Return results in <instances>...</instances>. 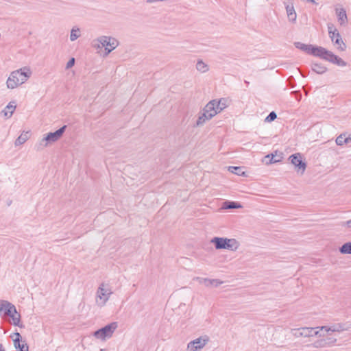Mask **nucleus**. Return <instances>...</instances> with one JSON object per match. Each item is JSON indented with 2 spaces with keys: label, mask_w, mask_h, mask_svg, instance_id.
Listing matches in <instances>:
<instances>
[{
  "label": "nucleus",
  "mask_w": 351,
  "mask_h": 351,
  "mask_svg": "<svg viewBox=\"0 0 351 351\" xmlns=\"http://www.w3.org/2000/svg\"><path fill=\"white\" fill-rule=\"evenodd\" d=\"M32 75L31 69L24 66L12 71L6 81L7 88L14 89L24 84Z\"/></svg>",
  "instance_id": "f257e3e1"
},
{
  "label": "nucleus",
  "mask_w": 351,
  "mask_h": 351,
  "mask_svg": "<svg viewBox=\"0 0 351 351\" xmlns=\"http://www.w3.org/2000/svg\"><path fill=\"white\" fill-rule=\"evenodd\" d=\"M210 243L215 245L216 250H228L236 251L240 246L239 242L235 239H228L225 237H213Z\"/></svg>",
  "instance_id": "f03ea898"
},
{
  "label": "nucleus",
  "mask_w": 351,
  "mask_h": 351,
  "mask_svg": "<svg viewBox=\"0 0 351 351\" xmlns=\"http://www.w3.org/2000/svg\"><path fill=\"white\" fill-rule=\"evenodd\" d=\"M66 125L62 126L54 132H49L46 134L39 142L35 145L36 150L40 151L43 149L45 147H48L51 144L56 142L62 136Z\"/></svg>",
  "instance_id": "7ed1b4c3"
},
{
  "label": "nucleus",
  "mask_w": 351,
  "mask_h": 351,
  "mask_svg": "<svg viewBox=\"0 0 351 351\" xmlns=\"http://www.w3.org/2000/svg\"><path fill=\"white\" fill-rule=\"evenodd\" d=\"M3 313L4 315L12 319V324L14 326H19L21 315L17 312L14 305L5 300H0V314Z\"/></svg>",
  "instance_id": "20e7f679"
},
{
  "label": "nucleus",
  "mask_w": 351,
  "mask_h": 351,
  "mask_svg": "<svg viewBox=\"0 0 351 351\" xmlns=\"http://www.w3.org/2000/svg\"><path fill=\"white\" fill-rule=\"evenodd\" d=\"M112 294L111 289L108 285L102 282L97 289L95 296V304L97 306L104 307L109 300Z\"/></svg>",
  "instance_id": "39448f33"
},
{
  "label": "nucleus",
  "mask_w": 351,
  "mask_h": 351,
  "mask_svg": "<svg viewBox=\"0 0 351 351\" xmlns=\"http://www.w3.org/2000/svg\"><path fill=\"white\" fill-rule=\"evenodd\" d=\"M119 45L118 40L110 36H101L97 39L94 40V47L99 48L101 47H105L106 54H109L112 50L116 49Z\"/></svg>",
  "instance_id": "423d86ee"
},
{
  "label": "nucleus",
  "mask_w": 351,
  "mask_h": 351,
  "mask_svg": "<svg viewBox=\"0 0 351 351\" xmlns=\"http://www.w3.org/2000/svg\"><path fill=\"white\" fill-rule=\"evenodd\" d=\"M117 327L118 324L117 322H111L104 327L95 331L93 335L97 339L106 341L112 337Z\"/></svg>",
  "instance_id": "0eeeda50"
},
{
  "label": "nucleus",
  "mask_w": 351,
  "mask_h": 351,
  "mask_svg": "<svg viewBox=\"0 0 351 351\" xmlns=\"http://www.w3.org/2000/svg\"><path fill=\"white\" fill-rule=\"evenodd\" d=\"M328 35L333 43L338 46V49L343 51L346 49V45L343 43L341 35L335 25L332 23L328 24Z\"/></svg>",
  "instance_id": "6e6552de"
},
{
  "label": "nucleus",
  "mask_w": 351,
  "mask_h": 351,
  "mask_svg": "<svg viewBox=\"0 0 351 351\" xmlns=\"http://www.w3.org/2000/svg\"><path fill=\"white\" fill-rule=\"evenodd\" d=\"M295 46L308 54H312L320 58L324 50V48L322 47H314L311 45H306L300 42L295 43Z\"/></svg>",
  "instance_id": "1a4fd4ad"
},
{
  "label": "nucleus",
  "mask_w": 351,
  "mask_h": 351,
  "mask_svg": "<svg viewBox=\"0 0 351 351\" xmlns=\"http://www.w3.org/2000/svg\"><path fill=\"white\" fill-rule=\"evenodd\" d=\"M289 160L291 163L295 166L297 172L300 173V174L304 173L306 164L303 161L301 154L297 153L292 154L289 156Z\"/></svg>",
  "instance_id": "9d476101"
},
{
  "label": "nucleus",
  "mask_w": 351,
  "mask_h": 351,
  "mask_svg": "<svg viewBox=\"0 0 351 351\" xmlns=\"http://www.w3.org/2000/svg\"><path fill=\"white\" fill-rule=\"evenodd\" d=\"M321 338L317 339L312 343V347L314 348H325L332 347L335 345L337 339L333 337L328 336L326 337H320Z\"/></svg>",
  "instance_id": "9b49d317"
},
{
  "label": "nucleus",
  "mask_w": 351,
  "mask_h": 351,
  "mask_svg": "<svg viewBox=\"0 0 351 351\" xmlns=\"http://www.w3.org/2000/svg\"><path fill=\"white\" fill-rule=\"evenodd\" d=\"M209 338L207 336L198 337L187 344L188 351H198L202 349L208 342Z\"/></svg>",
  "instance_id": "f8f14e48"
},
{
  "label": "nucleus",
  "mask_w": 351,
  "mask_h": 351,
  "mask_svg": "<svg viewBox=\"0 0 351 351\" xmlns=\"http://www.w3.org/2000/svg\"><path fill=\"white\" fill-rule=\"evenodd\" d=\"M321 58L339 66H344L346 65V63L341 58H339L331 51L326 50L325 48H324Z\"/></svg>",
  "instance_id": "ddd939ff"
},
{
  "label": "nucleus",
  "mask_w": 351,
  "mask_h": 351,
  "mask_svg": "<svg viewBox=\"0 0 351 351\" xmlns=\"http://www.w3.org/2000/svg\"><path fill=\"white\" fill-rule=\"evenodd\" d=\"M321 58L339 66H344L346 65V63L341 58H339L331 51L326 50L325 48H324Z\"/></svg>",
  "instance_id": "4468645a"
},
{
  "label": "nucleus",
  "mask_w": 351,
  "mask_h": 351,
  "mask_svg": "<svg viewBox=\"0 0 351 351\" xmlns=\"http://www.w3.org/2000/svg\"><path fill=\"white\" fill-rule=\"evenodd\" d=\"M317 328H319V330L324 331L328 334L330 332H341L347 330L346 324L341 323L335 324L331 326H317Z\"/></svg>",
  "instance_id": "2eb2a0df"
},
{
  "label": "nucleus",
  "mask_w": 351,
  "mask_h": 351,
  "mask_svg": "<svg viewBox=\"0 0 351 351\" xmlns=\"http://www.w3.org/2000/svg\"><path fill=\"white\" fill-rule=\"evenodd\" d=\"M11 337L12 338L14 346L16 349L19 350V351H29V348L25 341H21V336L20 333L15 332L14 333Z\"/></svg>",
  "instance_id": "dca6fc26"
},
{
  "label": "nucleus",
  "mask_w": 351,
  "mask_h": 351,
  "mask_svg": "<svg viewBox=\"0 0 351 351\" xmlns=\"http://www.w3.org/2000/svg\"><path fill=\"white\" fill-rule=\"evenodd\" d=\"M319 328L317 327H302V337H311L313 336L324 337L325 335L321 332Z\"/></svg>",
  "instance_id": "f3484780"
},
{
  "label": "nucleus",
  "mask_w": 351,
  "mask_h": 351,
  "mask_svg": "<svg viewBox=\"0 0 351 351\" xmlns=\"http://www.w3.org/2000/svg\"><path fill=\"white\" fill-rule=\"evenodd\" d=\"M335 14L337 16L338 22L341 25H345L348 21V17L346 10L343 8H335Z\"/></svg>",
  "instance_id": "a211bd4d"
},
{
  "label": "nucleus",
  "mask_w": 351,
  "mask_h": 351,
  "mask_svg": "<svg viewBox=\"0 0 351 351\" xmlns=\"http://www.w3.org/2000/svg\"><path fill=\"white\" fill-rule=\"evenodd\" d=\"M196 280L200 283L204 284L206 287H217L223 283L222 281L218 279H208L197 277Z\"/></svg>",
  "instance_id": "6ab92c4d"
},
{
  "label": "nucleus",
  "mask_w": 351,
  "mask_h": 351,
  "mask_svg": "<svg viewBox=\"0 0 351 351\" xmlns=\"http://www.w3.org/2000/svg\"><path fill=\"white\" fill-rule=\"evenodd\" d=\"M282 159V154H277V152H276L275 154H271L267 155L265 157L263 162L266 165H269L271 163H276V162H280Z\"/></svg>",
  "instance_id": "aec40b11"
},
{
  "label": "nucleus",
  "mask_w": 351,
  "mask_h": 351,
  "mask_svg": "<svg viewBox=\"0 0 351 351\" xmlns=\"http://www.w3.org/2000/svg\"><path fill=\"white\" fill-rule=\"evenodd\" d=\"M16 108V102L12 101L6 106V107L1 111V113L6 117H11Z\"/></svg>",
  "instance_id": "412c9836"
},
{
  "label": "nucleus",
  "mask_w": 351,
  "mask_h": 351,
  "mask_svg": "<svg viewBox=\"0 0 351 351\" xmlns=\"http://www.w3.org/2000/svg\"><path fill=\"white\" fill-rule=\"evenodd\" d=\"M211 119V117L208 116L204 110L199 114L198 118L196 121L195 126L200 127L202 126L206 121Z\"/></svg>",
  "instance_id": "4be33fe9"
},
{
  "label": "nucleus",
  "mask_w": 351,
  "mask_h": 351,
  "mask_svg": "<svg viewBox=\"0 0 351 351\" xmlns=\"http://www.w3.org/2000/svg\"><path fill=\"white\" fill-rule=\"evenodd\" d=\"M215 104L212 102V101H210L204 108L203 110L208 114L209 117H211V119L216 115V110H215Z\"/></svg>",
  "instance_id": "5701e85b"
},
{
  "label": "nucleus",
  "mask_w": 351,
  "mask_h": 351,
  "mask_svg": "<svg viewBox=\"0 0 351 351\" xmlns=\"http://www.w3.org/2000/svg\"><path fill=\"white\" fill-rule=\"evenodd\" d=\"M29 138V132H23L15 141V146H19L25 143Z\"/></svg>",
  "instance_id": "b1692460"
},
{
  "label": "nucleus",
  "mask_w": 351,
  "mask_h": 351,
  "mask_svg": "<svg viewBox=\"0 0 351 351\" xmlns=\"http://www.w3.org/2000/svg\"><path fill=\"white\" fill-rule=\"evenodd\" d=\"M286 10L287 13L288 18L291 21H295L296 20V13L295 12L294 8L293 5H287Z\"/></svg>",
  "instance_id": "393cba45"
},
{
  "label": "nucleus",
  "mask_w": 351,
  "mask_h": 351,
  "mask_svg": "<svg viewBox=\"0 0 351 351\" xmlns=\"http://www.w3.org/2000/svg\"><path fill=\"white\" fill-rule=\"evenodd\" d=\"M311 67L312 70L318 74H322L326 71V68L321 64L313 63Z\"/></svg>",
  "instance_id": "a878e982"
},
{
  "label": "nucleus",
  "mask_w": 351,
  "mask_h": 351,
  "mask_svg": "<svg viewBox=\"0 0 351 351\" xmlns=\"http://www.w3.org/2000/svg\"><path fill=\"white\" fill-rule=\"evenodd\" d=\"M241 208V205L234 202H225L223 204L222 208L223 209H232Z\"/></svg>",
  "instance_id": "bb28decb"
},
{
  "label": "nucleus",
  "mask_w": 351,
  "mask_h": 351,
  "mask_svg": "<svg viewBox=\"0 0 351 351\" xmlns=\"http://www.w3.org/2000/svg\"><path fill=\"white\" fill-rule=\"evenodd\" d=\"M339 252L343 254H351V242L344 243L339 248Z\"/></svg>",
  "instance_id": "cd10ccee"
},
{
  "label": "nucleus",
  "mask_w": 351,
  "mask_h": 351,
  "mask_svg": "<svg viewBox=\"0 0 351 351\" xmlns=\"http://www.w3.org/2000/svg\"><path fill=\"white\" fill-rule=\"evenodd\" d=\"M81 36L80 29L77 27H73L71 31L70 40L75 41Z\"/></svg>",
  "instance_id": "c85d7f7f"
},
{
  "label": "nucleus",
  "mask_w": 351,
  "mask_h": 351,
  "mask_svg": "<svg viewBox=\"0 0 351 351\" xmlns=\"http://www.w3.org/2000/svg\"><path fill=\"white\" fill-rule=\"evenodd\" d=\"M196 69L197 71L205 73L208 71V65L205 64L202 60H198L196 64Z\"/></svg>",
  "instance_id": "c756f323"
},
{
  "label": "nucleus",
  "mask_w": 351,
  "mask_h": 351,
  "mask_svg": "<svg viewBox=\"0 0 351 351\" xmlns=\"http://www.w3.org/2000/svg\"><path fill=\"white\" fill-rule=\"evenodd\" d=\"M219 107L223 110L228 106V101L225 98H221L219 99H214Z\"/></svg>",
  "instance_id": "7c9ffc66"
},
{
  "label": "nucleus",
  "mask_w": 351,
  "mask_h": 351,
  "mask_svg": "<svg viewBox=\"0 0 351 351\" xmlns=\"http://www.w3.org/2000/svg\"><path fill=\"white\" fill-rule=\"evenodd\" d=\"M228 170L234 174L241 176L244 174V171L242 170V168L240 167H229Z\"/></svg>",
  "instance_id": "2f4dec72"
},
{
  "label": "nucleus",
  "mask_w": 351,
  "mask_h": 351,
  "mask_svg": "<svg viewBox=\"0 0 351 351\" xmlns=\"http://www.w3.org/2000/svg\"><path fill=\"white\" fill-rule=\"evenodd\" d=\"M302 327L299 328H293L291 330V333L296 338L302 337Z\"/></svg>",
  "instance_id": "473e14b6"
},
{
  "label": "nucleus",
  "mask_w": 351,
  "mask_h": 351,
  "mask_svg": "<svg viewBox=\"0 0 351 351\" xmlns=\"http://www.w3.org/2000/svg\"><path fill=\"white\" fill-rule=\"evenodd\" d=\"M277 117V114L275 112H271L269 115L265 118L266 122H271L274 121Z\"/></svg>",
  "instance_id": "72a5a7b5"
},
{
  "label": "nucleus",
  "mask_w": 351,
  "mask_h": 351,
  "mask_svg": "<svg viewBox=\"0 0 351 351\" xmlns=\"http://www.w3.org/2000/svg\"><path fill=\"white\" fill-rule=\"evenodd\" d=\"M345 139V134H341L336 138V143L338 145H344L343 140Z\"/></svg>",
  "instance_id": "f704fd0d"
},
{
  "label": "nucleus",
  "mask_w": 351,
  "mask_h": 351,
  "mask_svg": "<svg viewBox=\"0 0 351 351\" xmlns=\"http://www.w3.org/2000/svg\"><path fill=\"white\" fill-rule=\"evenodd\" d=\"M74 64H75V58H72L66 63V69H69L71 68L74 65Z\"/></svg>",
  "instance_id": "c9c22d12"
},
{
  "label": "nucleus",
  "mask_w": 351,
  "mask_h": 351,
  "mask_svg": "<svg viewBox=\"0 0 351 351\" xmlns=\"http://www.w3.org/2000/svg\"><path fill=\"white\" fill-rule=\"evenodd\" d=\"M211 101L213 103V104H215L214 107H215V110H216V114L221 112L222 111V110L220 108V107L218 106V105L217 104L215 101V100H211Z\"/></svg>",
  "instance_id": "e433bc0d"
},
{
  "label": "nucleus",
  "mask_w": 351,
  "mask_h": 351,
  "mask_svg": "<svg viewBox=\"0 0 351 351\" xmlns=\"http://www.w3.org/2000/svg\"><path fill=\"white\" fill-rule=\"evenodd\" d=\"M343 142H344V144H348V143H351V138L350 136H348V137L345 136V139L343 140Z\"/></svg>",
  "instance_id": "4c0bfd02"
},
{
  "label": "nucleus",
  "mask_w": 351,
  "mask_h": 351,
  "mask_svg": "<svg viewBox=\"0 0 351 351\" xmlns=\"http://www.w3.org/2000/svg\"><path fill=\"white\" fill-rule=\"evenodd\" d=\"M346 226L348 227V228H351V219L350 220H348L346 222Z\"/></svg>",
  "instance_id": "58836bf2"
},
{
  "label": "nucleus",
  "mask_w": 351,
  "mask_h": 351,
  "mask_svg": "<svg viewBox=\"0 0 351 351\" xmlns=\"http://www.w3.org/2000/svg\"><path fill=\"white\" fill-rule=\"evenodd\" d=\"M308 2L317 4V3L315 1V0H307Z\"/></svg>",
  "instance_id": "ea45409f"
},
{
  "label": "nucleus",
  "mask_w": 351,
  "mask_h": 351,
  "mask_svg": "<svg viewBox=\"0 0 351 351\" xmlns=\"http://www.w3.org/2000/svg\"><path fill=\"white\" fill-rule=\"evenodd\" d=\"M0 351H4L3 348H2V346L0 344Z\"/></svg>",
  "instance_id": "a19ab883"
}]
</instances>
